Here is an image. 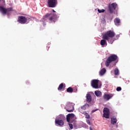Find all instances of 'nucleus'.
Masks as SVG:
<instances>
[{
    "label": "nucleus",
    "instance_id": "nucleus-3",
    "mask_svg": "<svg viewBox=\"0 0 130 130\" xmlns=\"http://www.w3.org/2000/svg\"><path fill=\"white\" fill-rule=\"evenodd\" d=\"M116 63L118 61V57L116 54H112L110 56L108 57L107 59L106 62H105V66L108 68L109 67V65L111 62H113V61H116Z\"/></svg>",
    "mask_w": 130,
    "mask_h": 130
},
{
    "label": "nucleus",
    "instance_id": "nucleus-1",
    "mask_svg": "<svg viewBox=\"0 0 130 130\" xmlns=\"http://www.w3.org/2000/svg\"><path fill=\"white\" fill-rule=\"evenodd\" d=\"M114 36H115V32L112 30H109L103 35V39L107 40L110 44H112L114 42V40L112 38H113Z\"/></svg>",
    "mask_w": 130,
    "mask_h": 130
},
{
    "label": "nucleus",
    "instance_id": "nucleus-23",
    "mask_svg": "<svg viewBox=\"0 0 130 130\" xmlns=\"http://www.w3.org/2000/svg\"><path fill=\"white\" fill-rule=\"evenodd\" d=\"M83 114H84L85 118H87V119H90V115H89L87 113L85 112L83 113Z\"/></svg>",
    "mask_w": 130,
    "mask_h": 130
},
{
    "label": "nucleus",
    "instance_id": "nucleus-19",
    "mask_svg": "<svg viewBox=\"0 0 130 130\" xmlns=\"http://www.w3.org/2000/svg\"><path fill=\"white\" fill-rule=\"evenodd\" d=\"M114 73L115 76H119V70H118V69L116 68L114 70Z\"/></svg>",
    "mask_w": 130,
    "mask_h": 130
},
{
    "label": "nucleus",
    "instance_id": "nucleus-9",
    "mask_svg": "<svg viewBox=\"0 0 130 130\" xmlns=\"http://www.w3.org/2000/svg\"><path fill=\"white\" fill-rule=\"evenodd\" d=\"M17 21L20 24H25L27 22V18L25 16H19Z\"/></svg>",
    "mask_w": 130,
    "mask_h": 130
},
{
    "label": "nucleus",
    "instance_id": "nucleus-6",
    "mask_svg": "<svg viewBox=\"0 0 130 130\" xmlns=\"http://www.w3.org/2000/svg\"><path fill=\"white\" fill-rule=\"evenodd\" d=\"M47 3L49 8H55L57 6V0H48Z\"/></svg>",
    "mask_w": 130,
    "mask_h": 130
},
{
    "label": "nucleus",
    "instance_id": "nucleus-30",
    "mask_svg": "<svg viewBox=\"0 0 130 130\" xmlns=\"http://www.w3.org/2000/svg\"><path fill=\"white\" fill-rule=\"evenodd\" d=\"M52 12H53V13H55V11H54V10H52Z\"/></svg>",
    "mask_w": 130,
    "mask_h": 130
},
{
    "label": "nucleus",
    "instance_id": "nucleus-17",
    "mask_svg": "<svg viewBox=\"0 0 130 130\" xmlns=\"http://www.w3.org/2000/svg\"><path fill=\"white\" fill-rule=\"evenodd\" d=\"M116 122H117V119H116V118H115V117L111 118V123L112 124H115Z\"/></svg>",
    "mask_w": 130,
    "mask_h": 130
},
{
    "label": "nucleus",
    "instance_id": "nucleus-10",
    "mask_svg": "<svg viewBox=\"0 0 130 130\" xmlns=\"http://www.w3.org/2000/svg\"><path fill=\"white\" fill-rule=\"evenodd\" d=\"M116 8H117V4L116 3H112V5L109 6L110 13L112 14Z\"/></svg>",
    "mask_w": 130,
    "mask_h": 130
},
{
    "label": "nucleus",
    "instance_id": "nucleus-4",
    "mask_svg": "<svg viewBox=\"0 0 130 130\" xmlns=\"http://www.w3.org/2000/svg\"><path fill=\"white\" fill-rule=\"evenodd\" d=\"M66 119L68 122H74L76 119L75 114L73 113L68 114L66 116Z\"/></svg>",
    "mask_w": 130,
    "mask_h": 130
},
{
    "label": "nucleus",
    "instance_id": "nucleus-28",
    "mask_svg": "<svg viewBox=\"0 0 130 130\" xmlns=\"http://www.w3.org/2000/svg\"><path fill=\"white\" fill-rule=\"evenodd\" d=\"M69 124V126H70V128H71V129H73V124Z\"/></svg>",
    "mask_w": 130,
    "mask_h": 130
},
{
    "label": "nucleus",
    "instance_id": "nucleus-20",
    "mask_svg": "<svg viewBox=\"0 0 130 130\" xmlns=\"http://www.w3.org/2000/svg\"><path fill=\"white\" fill-rule=\"evenodd\" d=\"M67 92H68V93H73L74 92V90L73 89V88L70 87L67 89Z\"/></svg>",
    "mask_w": 130,
    "mask_h": 130
},
{
    "label": "nucleus",
    "instance_id": "nucleus-2",
    "mask_svg": "<svg viewBox=\"0 0 130 130\" xmlns=\"http://www.w3.org/2000/svg\"><path fill=\"white\" fill-rule=\"evenodd\" d=\"M58 18L59 17L57 16V15L55 13H47L43 17V20H47V19H49V20L50 21L51 23H55Z\"/></svg>",
    "mask_w": 130,
    "mask_h": 130
},
{
    "label": "nucleus",
    "instance_id": "nucleus-15",
    "mask_svg": "<svg viewBox=\"0 0 130 130\" xmlns=\"http://www.w3.org/2000/svg\"><path fill=\"white\" fill-rule=\"evenodd\" d=\"M111 97V95H110V94L106 93L104 95L103 99H104V100H106V101H108V100H109V99H110Z\"/></svg>",
    "mask_w": 130,
    "mask_h": 130
},
{
    "label": "nucleus",
    "instance_id": "nucleus-22",
    "mask_svg": "<svg viewBox=\"0 0 130 130\" xmlns=\"http://www.w3.org/2000/svg\"><path fill=\"white\" fill-rule=\"evenodd\" d=\"M94 94L95 96H97L98 97L101 95V92H100V91L96 90V91H95Z\"/></svg>",
    "mask_w": 130,
    "mask_h": 130
},
{
    "label": "nucleus",
    "instance_id": "nucleus-12",
    "mask_svg": "<svg viewBox=\"0 0 130 130\" xmlns=\"http://www.w3.org/2000/svg\"><path fill=\"white\" fill-rule=\"evenodd\" d=\"M55 124H57L59 126H62V125L64 124V122H63V120L57 119H55Z\"/></svg>",
    "mask_w": 130,
    "mask_h": 130
},
{
    "label": "nucleus",
    "instance_id": "nucleus-26",
    "mask_svg": "<svg viewBox=\"0 0 130 130\" xmlns=\"http://www.w3.org/2000/svg\"><path fill=\"white\" fill-rule=\"evenodd\" d=\"M116 91L119 92V91H121V88L120 87H117L116 88Z\"/></svg>",
    "mask_w": 130,
    "mask_h": 130
},
{
    "label": "nucleus",
    "instance_id": "nucleus-27",
    "mask_svg": "<svg viewBox=\"0 0 130 130\" xmlns=\"http://www.w3.org/2000/svg\"><path fill=\"white\" fill-rule=\"evenodd\" d=\"M86 122L87 124H89V125H91V122L90 121V120H87Z\"/></svg>",
    "mask_w": 130,
    "mask_h": 130
},
{
    "label": "nucleus",
    "instance_id": "nucleus-8",
    "mask_svg": "<svg viewBox=\"0 0 130 130\" xmlns=\"http://www.w3.org/2000/svg\"><path fill=\"white\" fill-rule=\"evenodd\" d=\"M110 114V111L108 108H104L103 109V117L105 118H109V115Z\"/></svg>",
    "mask_w": 130,
    "mask_h": 130
},
{
    "label": "nucleus",
    "instance_id": "nucleus-7",
    "mask_svg": "<svg viewBox=\"0 0 130 130\" xmlns=\"http://www.w3.org/2000/svg\"><path fill=\"white\" fill-rule=\"evenodd\" d=\"M11 11H13V8L12 7L6 9L0 6V12H1L3 15H7V13H8V12H11Z\"/></svg>",
    "mask_w": 130,
    "mask_h": 130
},
{
    "label": "nucleus",
    "instance_id": "nucleus-18",
    "mask_svg": "<svg viewBox=\"0 0 130 130\" xmlns=\"http://www.w3.org/2000/svg\"><path fill=\"white\" fill-rule=\"evenodd\" d=\"M105 73H106V69H105V68H104L100 71V76H103V75H104Z\"/></svg>",
    "mask_w": 130,
    "mask_h": 130
},
{
    "label": "nucleus",
    "instance_id": "nucleus-11",
    "mask_svg": "<svg viewBox=\"0 0 130 130\" xmlns=\"http://www.w3.org/2000/svg\"><path fill=\"white\" fill-rule=\"evenodd\" d=\"M98 82L99 81L96 79L92 80L91 85L92 88H94V89H98V88H99L98 86Z\"/></svg>",
    "mask_w": 130,
    "mask_h": 130
},
{
    "label": "nucleus",
    "instance_id": "nucleus-24",
    "mask_svg": "<svg viewBox=\"0 0 130 130\" xmlns=\"http://www.w3.org/2000/svg\"><path fill=\"white\" fill-rule=\"evenodd\" d=\"M62 88H63V83H61L58 87V90H62Z\"/></svg>",
    "mask_w": 130,
    "mask_h": 130
},
{
    "label": "nucleus",
    "instance_id": "nucleus-5",
    "mask_svg": "<svg viewBox=\"0 0 130 130\" xmlns=\"http://www.w3.org/2000/svg\"><path fill=\"white\" fill-rule=\"evenodd\" d=\"M64 108L68 112H73L74 110V105L72 103H67Z\"/></svg>",
    "mask_w": 130,
    "mask_h": 130
},
{
    "label": "nucleus",
    "instance_id": "nucleus-29",
    "mask_svg": "<svg viewBox=\"0 0 130 130\" xmlns=\"http://www.w3.org/2000/svg\"><path fill=\"white\" fill-rule=\"evenodd\" d=\"M98 110V109H95V110H93L92 111V113H94V112H95V111H97Z\"/></svg>",
    "mask_w": 130,
    "mask_h": 130
},
{
    "label": "nucleus",
    "instance_id": "nucleus-25",
    "mask_svg": "<svg viewBox=\"0 0 130 130\" xmlns=\"http://www.w3.org/2000/svg\"><path fill=\"white\" fill-rule=\"evenodd\" d=\"M98 12H99V13H104L105 12V10H104V9H102V10L98 9Z\"/></svg>",
    "mask_w": 130,
    "mask_h": 130
},
{
    "label": "nucleus",
    "instance_id": "nucleus-14",
    "mask_svg": "<svg viewBox=\"0 0 130 130\" xmlns=\"http://www.w3.org/2000/svg\"><path fill=\"white\" fill-rule=\"evenodd\" d=\"M107 40L104 39L101 41L100 44L102 46V47H105V46H107V42H106Z\"/></svg>",
    "mask_w": 130,
    "mask_h": 130
},
{
    "label": "nucleus",
    "instance_id": "nucleus-13",
    "mask_svg": "<svg viewBox=\"0 0 130 130\" xmlns=\"http://www.w3.org/2000/svg\"><path fill=\"white\" fill-rule=\"evenodd\" d=\"M86 102L87 103H90L92 101V96H91V94L87 93L86 94Z\"/></svg>",
    "mask_w": 130,
    "mask_h": 130
},
{
    "label": "nucleus",
    "instance_id": "nucleus-16",
    "mask_svg": "<svg viewBox=\"0 0 130 130\" xmlns=\"http://www.w3.org/2000/svg\"><path fill=\"white\" fill-rule=\"evenodd\" d=\"M114 22L116 26H119V25H120V19H119L118 18H115Z\"/></svg>",
    "mask_w": 130,
    "mask_h": 130
},
{
    "label": "nucleus",
    "instance_id": "nucleus-21",
    "mask_svg": "<svg viewBox=\"0 0 130 130\" xmlns=\"http://www.w3.org/2000/svg\"><path fill=\"white\" fill-rule=\"evenodd\" d=\"M87 107H89V104H86L84 105V106H81V108L83 110H86V109L87 108Z\"/></svg>",
    "mask_w": 130,
    "mask_h": 130
}]
</instances>
